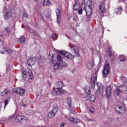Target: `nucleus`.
Instances as JSON below:
<instances>
[{
    "label": "nucleus",
    "mask_w": 127,
    "mask_h": 127,
    "mask_svg": "<svg viewBox=\"0 0 127 127\" xmlns=\"http://www.w3.org/2000/svg\"><path fill=\"white\" fill-rule=\"evenodd\" d=\"M127 89V86L125 85H123L122 86H119L118 88L116 89V92L117 93V96L120 95L119 93H124V92H126V90Z\"/></svg>",
    "instance_id": "obj_11"
},
{
    "label": "nucleus",
    "mask_w": 127,
    "mask_h": 127,
    "mask_svg": "<svg viewBox=\"0 0 127 127\" xmlns=\"http://www.w3.org/2000/svg\"><path fill=\"white\" fill-rule=\"evenodd\" d=\"M111 48H109L108 49V55L109 57H112V52H111Z\"/></svg>",
    "instance_id": "obj_40"
},
{
    "label": "nucleus",
    "mask_w": 127,
    "mask_h": 127,
    "mask_svg": "<svg viewBox=\"0 0 127 127\" xmlns=\"http://www.w3.org/2000/svg\"><path fill=\"white\" fill-rule=\"evenodd\" d=\"M58 112V106H54L53 109L48 114V117L50 119H52L56 116V113Z\"/></svg>",
    "instance_id": "obj_4"
},
{
    "label": "nucleus",
    "mask_w": 127,
    "mask_h": 127,
    "mask_svg": "<svg viewBox=\"0 0 127 127\" xmlns=\"http://www.w3.org/2000/svg\"><path fill=\"white\" fill-rule=\"evenodd\" d=\"M99 9H100L101 12H102V13L103 12H105V11L106 10V8L105 7V4L103 3H101L99 5Z\"/></svg>",
    "instance_id": "obj_23"
},
{
    "label": "nucleus",
    "mask_w": 127,
    "mask_h": 127,
    "mask_svg": "<svg viewBox=\"0 0 127 127\" xmlns=\"http://www.w3.org/2000/svg\"><path fill=\"white\" fill-rule=\"evenodd\" d=\"M2 45V41L0 39V46H1Z\"/></svg>",
    "instance_id": "obj_49"
},
{
    "label": "nucleus",
    "mask_w": 127,
    "mask_h": 127,
    "mask_svg": "<svg viewBox=\"0 0 127 127\" xmlns=\"http://www.w3.org/2000/svg\"><path fill=\"white\" fill-rule=\"evenodd\" d=\"M54 70H58V69H60V62H57L54 65Z\"/></svg>",
    "instance_id": "obj_27"
},
{
    "label": "nucleus",
    "mask_w": 127,
    "mask_h": 127,
    "mask_svg": "<svg viewBox=\"0 0 127 127\" xmlns=\"http://www.w3.org/2000/svg\"><path fill=\"white\" fill-rule=\"evenodd\" d=\"M19 42L21 43V44H24L25 43V37L22 36L19 38Z\"/></svg>",
    "instance_id": "obj_29"
},
{
    "label": "nucleus",
    "mask_w": 127,
    "mask_h": 127,
    "mask_svg": "<svg viewBox=\"0 0 127 127\" xmlns=\"http://www.w3.org/2000/svg\"><path fill=\"white\" fill-rule=\"evenodd\" d=\"M115 110L118 114L122 115V114H125L126 113L127 108L125 107L117 106L115 108Z\"/></svg>",
    "instance_id": "obj_7"
},
{
    "label": "nucleus",
    "mask_w": 127,
    "mask_h": 127,
    "mask_svg": "<svg viewBox=\"0 0 127 127\" xmlns=\"http://www.w3.org/2000/svg\"><path fill=\"white\" fill-rule=\"evenodd\" d=\"M2 93L4 94V95H7L8 93H9V91L7 90V89H5Z\"/></svg>",
    "instance_id": "obj_41"
},
{
    "label": "nucleus",
    "mask_w": 127,
    "mask_h": 127,
    "mask_svg": "<svg viewBox=\"0 0 127 127\" xmlns=\"http://www.w3.org/2000/svg\"><path fill=\"white\" fill-rule=\"evenodd\" d=\"M122 11H123V8H116L115 9V12L117 14H121L122 13Z\"/></svg>",
    "instance_id": "obj_26"
},
{
    "label": "nucleus",
    "mask_w": 127,
    "mask_h": 127,
    "mask_svg": "<svg viewBox=\"0 0 127 127\" xmlns=\"http://www.w3.org/2000/svg\"><path fill=\"white\" fill-rule=\"evenodd\" d=\"M1 123L0 122V125L1 124Z\"/></svg>",
    "instance_id": "obj_54"
},
{
    "label": "nucleus",
    "mask_w": 127,
    "mask_h": 127,
    "mask_svg": "<svg viewBox=\"0 0 127 127\" xmlns=\"http://www.w3.org/2000/svg\"><path fill=\"white\" fill-rule=\"evenodd\" d=\"M13 118H14L16 123H22V122H23L24 120V119H23V116L19 115H14Z\"/></svg>",
    "instance_id": "obj_12"
},
{
    "label": "nucleus",
    "mask_w": 127,
    "mask_h": 127,
    "mask_svg": "<svg viewBox=\"0 0 127 127\" xmlns=\"http://www.w3.org/2000/svg\"><path fill=\"white\" fill-rule=\"evenodd\" d=\"M85 92L87 95H90L91 94V88L89 87H87L85 89Z\"/></svg>",
    "instance_id": "obj_34"
},
{
    "label": "nucleus",
    "mask_w": 127,
    "mask_h": 127,
    "mask_svg": "<svg viewBox=\"0 0 127 127\" xmlns=\"http://www.w3.org/2000/svg\"><path fill=\"white\" fill-rule=\"evenodd\" d=\"M59 54L61 55H64L66 58L69 59V60H73L74 59V56L71 53L68 52H64V51H60Z\"/></svg>",
    "instance_id": "obj_2"
},
{
    "label": "nucleus",
    "mask_w": 127,
    "mask_h": 127,
    "mask_svg": "<svg viewBox=\"0 0 127 127\" xmlns=\"http://www.w3.org/2000/svg\"><path fill=\"white\" fill-rule=\"evenodd\" d=\"M23 15L25 17H26V18H28V15H27V13H24Z\"/></svg>",
    "instance_id": "obj_45"
},
{
    "label": "nucleus",
    "mask_w": 127,
    "mask_h": 127,
    "mask_svg": "<svg viewBox=\"0 0 127 127\" xmlns=\"http://www.w3.org/2000/svg\"><path fill=\"white\" fill-rule=\"evenodd\" d=\"M69 121L70 122H72L73 123H75V124H78V123H80V121L77 120L76 118H73V117H69L68 118Z\"/></svg>",
    "instance_id": "obj_25"
},
{
    "label": "nucleus",
    "mask_w": 127,
    "mask_h": 127,
    "mask_svg": "<svg viewBox=\"0 0 127 127\" xmlns=\"http://www.w3.org/2000/svg\"><path fill=\"white\" fill-rule=\"evenodd\" d=\"M82 6H83V10H84L86 13V15L88 17H90L92 15V6L90 5H87V8L85 4H82Z\"/></svg>",
    "instance_id": "obj_3"
},
{
    "label": "nucleus",
    "mask_w": 127,
    "mask_h": 127,
    "mask_svg": "<svg viewBox=\"0 0 127 127\" xmlns=\"http://www.w3.org/2000/svg\"><path fill=\"white\" fill-rule=\"evenodd\" d=\"M120 81L124 85H127V78L126 76H121L120 77Z\"/></svg>",
    "instance_id": "obj_22"
},
{
    "label": "nucleus",
    "mask_w": 127,
    "mask_h": 127,
    "mask_svg": "<svg viewBox=\"0 0 127 127\" xmlns=\"http://www.w3.org/2000/svg\"><path fill=\"white\" fill-rule=\"evenodd\" d=\"M34 1H35V2H37L39 1V0H34Z\"/></svg>",
    "instance_id": "obj_51"
},
{
    "label": "nucleus",
    "mask_w": 127,
    "mask_h": 127,
    "mask_svg": "<svg viewBox=\"0 0 127 127\" xmlns=\"http://www.w3.org/2000/svg\"><path fill=\"white\" fill-rule=\"evenodd\" d=\"M14 91L15 92L17 93V94L20 95V96H23V95H24V93H25V90L20 88L15 89Z\"/></svg>",
    "instance_id": "obj_15"
},
{
    "label": "nucleus",
    "mask_w": 127,
    "mask_h": 127,
    "mask_svg": "<svg viewBox=\"0 0 127 127\" xmlns=\"http://www.w3.org/2000/svg\"><path fill=\"white\" fill-rule=\"evenodd\" d=\"M97 86L98 87V89L96 92L98 94H102L103 93V90H104V85L101 82H97Z\"/></svg>",
    "instance_id": "obj_10"
},
{
    "label": "nucleus",
    "mask_w": 127,
    "mask_h": 127,
    "mask_svg": "<svg viewBox=\"0 0 127 127\" xmlns=\"http://www.w3.org/2000/svg\"><path fill=\"white\" fill-rule=\"evenodd\" d=\"M89 111H90V113H94V108L90 107Z\"/></svg>",
    "instance_id": "obj_43"
},
{
    "label": "nucleus",
    "mask_w": 127,
    "mask_h": 127,
    "mask_svg": "<svg viewBox=\"0 0 127 127\" xmlns=\"http://www.w3.org/2000/svg\"><path fill=\"white\" fill-rule=\"evenodd\" d=\"M83 10H84V6H82L81 9L78 10V14H82L83 13Z\"/></svg>",
    "instance_id": "obj_38"
},
{
    "label": "nucleus",
    "mask_w": 127,
    "mask_h": 127,
    "mask_svg": "<svg viewBox=\"0 0 127 127\" xmlns=\"http://www.w3.org/2000/svg\"><path fill=\"white\" fill-rule=\"evenodd\" d=\"M72 19L74 21L77 20V17L76 16H73Z\"/></svg>",
    "instance_id": "obj_44"
},
{
    "label": "nucleus",
    "mask_w": 127,
    "mask_h": 127,
    "mask_svg": "<svg viewBox=\"0 0 127 127\" xmlns=\"http://www.w3.org/2000/svg\"><path fill=\"white\" fill-rule=\"evenodd\" d=\"M13 52V50L11 49H7L6 48H3L1 53L2 54H11Z\"/></svg>",
    "instance_id": "obj_13"
},
{
    "label": "nucleus",
    "mask_w": 127,
    "mask_h": 127,
    "mask_svg": "<svg viewBox=\"0 0 127 127\" xmlns=\"http://www.w3.org/2000/svg\"><path fill=\"white\" fill-rule=\"evenodd\" d=\"M27 64L28 66H33L35 64L33 58H31L27 61Z\"/></svg>",
    "instance_id": "obj_19"
},
{
    "label": "nucleus",
    "mask_w": 127,
    "mask_h": 127,
    "mask_svg": "<svg viewBox=\"0 0 127 127\" xmlns=\"http://www.w3.org/2000/svg\"><path fill=\"white\" fill-rule=\"evenodd\" d=\"M109 73H110V64H106L104 66V69L103 71V77L106 78L107 75H109Z\"/></svg>",
    "instance_id": "obj_5"
},
{
    "label": "nucleus",
    "mask_w": 127,
    "mask_h": 127,
    "mask_svg": "<svg viewBox=\"0 0 127 127\" xmlns=\"http://www.w3.org/2000/svg\"><path fill=\"white\" fill-rule=\"evenodd\" d=\"M64 84L62 81H59L55 84V88L52 91V94L54 96H59V95H63V94H66L67 92L63 90Z\"/></svg>",
    "instance_id": "obj_1"
},
{
    "label": "nucleus",
    "mask_w": 127,
    "mask_h": 127,
    "mask_svg": "<svg viewBox=\"0 0 127 127\" xmlns=\"http://www.w3.org/2000/svg\"><path fill=\"white\" fill-rule=\"evenodd\" d=\"M78 3H77V1H75V3L73 7V8L74 10H77L78 9V7H76V6H78Z\"/></svg>",
    "instance_id": "obj_39"
},
{
    "label": "nucleus",
    "mask_w": 127,
    "mask_h": 127,
    "mask_svg": "<svg viewBox=\"0 0 127 127\" xmlns=\"http://www.w3.org/2000/svg\"><path fill=\"white\" fill-rule=\"evenodd\" d=\"M3 32L5 35H8V34L10 33V29H9V28L7 27L5 29Z\"/></svg>",
    "instance_id": "obj_32"
},
{
    "label": "nucleus",
    "mask_w": 127,
    "mask_h": 127,
    "mask_svg": "<svg viewBox=\"0 0 127 127\" xmlns=\"http://www.w3.org/2000/svg\"><path fill=\"white\" fill-rule=\"evenodd\" d=\"M38 65L39 67H42V66H43V63H42V62H39L38 63Z\"/></svg>",
    "instance_id": "obj_42"
},
{
    "label": "nucleus",
    "mask_w": 127,
    "mask_h": 127,
    "mask_svg": "<svg viewBox=\"0 0 127 127\" xmlns=\"http://www.w3.org/2000/svg\"><path fill=\"white\" fill-rule=\"evenodd\" d=\"M97 81V72L93 73L90 78V86L91 88H95V82Z\"/></svg>",
    "instance_id": "obj_6"
},
{
    "label": "nucleus",
    "mask_w": 127,
    "mask_h": 127,
    "mask_svg": "<svg viewBox=\"0 0 127 127\" xmlns=\"http://www.w3.org/2000/svg\"><path fill=\"white\" fill-rule=\"evenodd\" d=\"M120 57V58H121L120 60L121 62H124V61L126 60V57H125V56H124V55H121Z\"/></svg>",
    "instance_id": "obj_35"
},
{
    "label": "nucleus",
    "mask_w": 127,
    "mask_h": 127,
    "mask_svg": "<svg viewBox=\"0 0 127 127\" xmlns=\"http://www.w3.org/2000/svg\"><path fill=\"white\" fill-rule=\"evenodd\" d=\"M84 1L85 0H83Z\"/></svg>",
    "instance_id": "obj_55"
},
{
    "label": "nucleus",
    "mask_w": 127,
    "mask_h": 127,
    "mask_svg": "<svg viewBox=\"0 0 127 127\" xmlns=\"http://www.w3.org/2000/svg\"><path fill=\"white\" fill-rule=\"evenodd\" d=\"M57 59L59 61V62H63L62 61V57H61V56H60V55H59L57 56Z\"/></svg>",
    "instance_id": "obj_36"
},
{
    "label": "nucleus",
    "mask_w": 127,
    "mask_h": 127,
    "mask_svg": "<svg viewBox=\"0 0 127 127\" xmlns=\"http://www.w3.org/2000/svg\"><path fill=\"white\" fill-rule=\"evenodd\" d=\"M9 102H10V98L9 97H7V98H6V99L4 101V109H5V107H6V106H7V105L8 104V103H9Z\"/></svg>",
    "instance_id": "obj_28"
},
{
    "label": "nucleus",
    "mask_w": 127,
    "mask_h": 127,
    "mask_svg": "<svg viewBox=\"0 0 127 127\" xmlns=\"http://www.w3.org/2000/svg\"><path fill=\"white\" fill-rule=\"evenodd\" d=\"M22 107H24H24H26V104H22Z\"/></svg>",
    "instance_id": "obj_50"
},
{
    "label": "nucleus",
    "mask_w": 127,
    "mask_h": 127,
    "mask_svg": "<svg viewBox=\"0 0 127 127\" xmlns=\"http://www.w3.org/2000/svg\"><path fill=\"white\" fill-rule=\"evenodd\" d=\"M12 118H13V116H10V117H9V119H12Z\"/></svg>",
    "instance_id": "obj_52"
},
{
    "label": "nucleus",
    "mask_w": 127,
    "mask_h": 127,
    "mask_svg": "<svg viewBox=\"0 0 127 127\" xmlns=\"http://www.w3.org/2000/svg\"><path fill=\"white\" fill-rule=\"evenodd\" d=\"M66 103L68 105L69 108H70V107H71V105H72V100L71 99V98H67L66 99Z\"/></svg>",
    "instance_id": "obj_30"
},
{
    "label": "nucleus",
    "mask_w": 127,
    "mask_h": 127,
    "mask_svg": "<svg viewBox=\"0 0 127 127\" xmlns=\"http://www.w3.org/2000/svg\"><path fill=\"white\" fill-rule=\"evenodd\" d=\"M90 102H95L96 101V97L94 95L89 96Z\"/></svg>",
    "instance_id": "obj_31"
},
{
    "label": "nucleus",
    "mask_w": 127,
    "mask_h": 127,
    "mask_svg": "<svg viewBox=\"0 0 127 127\" xmlns=\"http://www.w3.org/2000/svg\"><path fill=\"white\" fill-rule=\"evenodd\" d=\"M56 35L55 34H53V35H52V38L54 39Z\"/></svg>",
    "instance_id": "obj_46"
},
{
    "label": "nucleus",
    "mask_w": 127,
    "mask_h": 127,
    "mask_svg": "<svg viewBox=\"0 0 127 127\" xmlns=\"http://www.w3.org/2000/svg\"><path fill=\"white\" fill-rule=\"evenodd\" d=\"M52 4V2L50 1V0H44L43 5L44 6H50Z\"/></svg>",
    "instance_id": "obj_18"
},
{
    "label": "nucleus",
    "mask_w": 127,
    "mask_h": 127,
    "mask_svg": "<svg viewBox=\"0 0 127 127\" xmlns=\"http://www.w3.org/2000/svg\"><path fill=\"white\" fill-rule=\"evenodd\" d=\"M68 66V64L65 63H63V62H60V69H64Z\"/></svg>",
    "instance_id": "obj_20"
},
{
    "label": "nucleus",
    "mask_w": 127,
    "mask_h": 127,
    "mask_svg": "<svg viewBox=\"0 0 127 127\" xmlns=\"http://www.w3.org/2000/svg\"><path fill=\"white\" fill-rule=\"evenodd\" d=\"M66 37H68L67 35H66Z\"/></svg>",
    "instance_id": "obj_53"
},
{
    "label": "nucleus",
    "mask_w": 127,
    "mask_h": 127,
    "mask_svg": "<svg viewBox=\"0 0 127 127\" xmlns=\"http://www.w3.org/2000/svg\"><path fill=\"white\" fill-rule=\"evenodd\" d=\"M70 48L71 49V52H72L74 56H76V57H80V53H79V49H78V47L73 46L71 47Z\"/></svg>",
    "instance_id": "obj_8"
},
{
    "label": "nucleus",
    "mask_w": 127,
    "mask_h": 127,
    "mask_svg": "<svg viewBox=\"0 0 127 127\" xmlns=\"http://www.w3.org/2000/svg\"><path fill=\"white\" fill-rule=\"evenodd\" d=\"M56 13L57 15V22L59 24L60 23V20H61V15H62V13H61V10L59 8L56 9Z\"/></svg>",
    "instance_id": "obj_9"
},
{
    "label": "nucleus",
    "mask_w": 127,
    "mask_h": 127,
    "mask_svg": "<svg viewBox=\"0 0 127 127\" xmlns=\"http://www.w3.org/2000/svg\"><path fill=\"white\" fill-rule=\"evenodd\" d=\"M86 67L88 70H91L93 67H94V62L91 61L87 63Z\"/></svg>",
    "instance_id": "obj_21"
},
{
    "label": "nucleus",
    "mask_w": 127,
    "mask_h": 127,
    "mask_svg": "<svg viewBox=\"0 0 127 127\" xmlns=\"http://www.w3.org/2000/svg\"><path fill=\"white\" fill-rule=\"evenodd\" d=\"M29 79L30 80H32L33 79V73H32V71L31 70H29Z\"/></svg>",
    "instance_id": "obj_33"
},
{
    "label": "nucleus",
    "mask_w": 127,
    "mask_h": 127,
    "mask_svg": "<svg viewBox=\"0 0 127 127\" xmlns=\"http://www.w3.org/2000/svg\"><path fill=\"white\" fill-rule=\"evenodd\" d=\"M65 126V123H63L61 126L60 127H64Z\"/></svg>",
    "instance_id": "obj_48"
},
{
    "label": "nucleus",
    "mask_w": 127,
    "mask_h": 127,
    "mask_svg": "<svg viewBox=\"0 0 127 127\" xmlns=\"http://www.w3.org/2000/svg\"><path fill=\"white\" fill-rule=\"evenodd\" d=\"M11 12L10 11H8L4 14V19L5 20H8L9 18H10V16H11Z\"/></svg>",
    "instance_id": "obj_17"
},
{
    "label": "nucleus",
    "mask_w": 127,
    "mask_h": 127,
    "mask_svg": "<svg viewBox=\"0 0 127 127\" xmlns=\"http://www.w3.org/2000/svg\"><path fill=\"white\" fill-rule=\"evenodd\" d=\"M28 29L30 33H33L35 36H38V34H37L36 31L33 30L30 27H28Z\"/></svg>",
    "instance_id": "obj_24"
},
{
    "label": "nucleus",
    "mask_w": 127,
    "mask_h": 127,
    "mask_svg": "<svg viewBox=\"0 0 127 127\" xmlns=\"http://www.w3.org/2000/svg\"><path fill=\"white\" fill-rule=\"evenodd\" d=\"M21 72H22L21 78L23 80H25V79L27 78V72L26 71V70H25V68H23L21 69Z\"/></svg>",
    "instance_id": "obj_16"
},
{
    "label": "nucleus",
    "mask_w": 127,
    "mask_h": 127,
    "mask_svg": "<svg viewBox=\"0 0 127 127\" xmlns=\"http://www.w3.org/2000/svg\"><path fill=\"white\" fill-rule=\"evenodd\" d=\"M92 53L95 54H96V50H95L94 49H93V50H92Z\"/></svg>",
    "instance_id": "obj_47"
},
{
    "label": "nucleus",
    "mask_w": 127,
    "mask_h": 127,
    "mask_svg": "<svg viewBox=\"0 0 127 127\" xmlns=\"http://www.w3.org/2000/svg\"><path fill=\"white\" fill-rule=\"evenodd\" d=\"M69 110H70L71 114H72V115H75V113H76V112H75V109H74V108L71 107V106H70Z\"/></svg>",
    "instance_id": "obj_37"
},
{
    "label": "nucleus",
    "mask_w": 127,
    "mask_h": 127,
    "mask_svg": "<svg viewBox=\"0 0 127 127\" xmlns=\"http://www.w3.org/2000/svg\"><path fill=\"white\" fill-rule=\"evenodd\" d=\"M106 96L108 99H109L112 95V87L111 86V85H109L107 87L106 89Z\"/></svg>",
    "instance_id": "obj_14"
}]
</instances>
